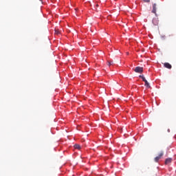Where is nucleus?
<instances>
[{
	"instance_id": "39448f33",
	"label": "nucleus",
	"mask_w": 176,
	"mask_h": 176,
	"mask_svg": "<svg viewBox=\"0 0 176 176\" xmlns=\"http://www.w3.org/2000/svg\"><path fill=\"white\" fill-rule=\"evenodd\" d=\"M152 13L156 15V3L153 4V10Z\"/></svg>"
},
{
	"instance_id": "7ed1b4c3",
	"label": "nucleus",
	"mask_w": 176,
	"mask_h": 176,
	"mask_svg": "<svg viewBox=\"0 0 176 176\" xmlns=\"http://www.w3.org/2000/svg\"><path fill=\"white\" fill-rule=\"evenodd\" d=\"M164 67H165V68H168V69H171V68L173 67L171 65L168 63H165L164 64Z\"/></svg>"
},
{
	"instance_id": "f03ea898",
	"label": "nucleus",
	"mask_w": 176,
	"mask_h": 176,
	"mask_svg": "<svg viewBox=\"0 0 176 176\" xmlns=\"http://www.w3.org/2000/svg\"><path fill=\"white\" fill-rule=\"evenodd\" d=\"M135 72L137 74H142L144 72V67H136L134 69Z\"/></svg>"
},
{
	"instance_id": "6e6552de",
	"label": "nucleus",
	"mask_w": 176,
	"mask_h": 176,
	"mask_svg": "<svg viewBox=\"0 0 176 176\" xmlns=\"http://www.w3.org/2000/svg\"><path fill=\"white\" fill-rule=\"evenodd\" d=\"M74 148H75V149H78V150H80V145H79V144H75V145H74Z\"/></svg>"
},
{
	"instance_id": "20e7f679",
	"label": "nucleus",
	"mask_w": 176,
	"mask_h": 176,
	"mask_svg": "<svg viewBox=\"0 0 176 176\" xmlns=\"http://www.w3.org/2000/svg\"><path fill=\"white\" fill-rule=\"evenodd\" d=\"M173 162V158H167L165 160V164H170Z\"/></svg>"
},
{
	"instance_id": "f8f14e48",
	"label": "nucleus",
	"mask_w": 176,
	"mask_h": 176,
	"mask_svg": "<svg viewBox=\"0 0 176 176\" xmlns=\"http://www.w3.org/2000/svg\"><path fill=\"white\" fill-rule=\"evenodd\" d=\"M96 6H98V4H97Z\"/></svg>"
},
{
	"instance_id": "1a4fd4ad",
	"label": "nucleus",
	"mask_w": 176,
	"mask_h": 176,
	"mask_svg": "<svg viewBox=\"0 0 176 176\" xmlns=\"http://www.w3.org/2000/svg\"><path fill=\"white\" fill-rule=\"evenodd\" d=\"M159 160H160V157L157 156V157L155 158V162H156V163H157V162H159Z\"/></svg>"
},
{
	"instance_id": "423d86ee",
	"label": "nucleus",
	"mask_w": 176,
	"mask_h": 176,
	"mask_svg": "<svg viewBox=\"0 0 176 176\" xmlns=\"http://www.w3.org/2000/svg\"><path fill=\"white\" fill-rule=\"evenodd\" d=\"M107 65H109V67H111V65H113V60L107 61Z\"/></svg>"
},
{
	"instance_id": "0eeeda50",
	"label": "nucleus",
	"mask_w": 176,
	"mask_h": 176,
	"mask_svg": "<svg viewBox=\"0 0 176 176\" xmlns=\"http://www.w3.org/2000/svg\"><path fill=\"white\" fill-rule=\"evenodd\" d=\"M163 155H164V153L163 151H161L158 155V157H160V159H162V157L163 156Z\"/></svg>"
},
{
	"instance_id": "9d476101",
	"label": "nucleus",
	"mask_w": 176,
	"mask_h": 176,
	"mask_svg": "<svg viewBox=\"0 0 176 176\" xmlns=\"http://www.w3.org/2000/svg\"><path fill=\"white\" fill-rule=\"evenodd\" d=\"M144 2L149 3L151 2V0H144Z\"/></svg>"
},
{
	"instance_id": "f257e3e1",
	"label": "nucleus",
	"mask_w": 176,
	"mask_h": 176,
	"mask_svg": "<svg viewBox=\"0 0 176 176\" xmlns=\"http://www.w3.org/2000/svg\"><path fill=\"white\" fill-rule=\"evenodd\" d=\"M139 77L142 79L143 82H144L146 87L147 89H151V85H149V82H148V80H146V78H145L144 76H139Z\"/></svg>"
},
{
	"instance_id": "9b49d317",
	"label": "nucleus",
	"mask_w": 176,
	"mask_h": 176,
	"mask_svg": "<svg viewBox=\"0 0 176 176\" xmlns=\"http://www.w3.org/2000/svg\"><path fill=\"white\" fill-rule=\"evenodd\" d=\"M55 34H56L57 35H58L60 34V32H58L57 30H55Z\"/></svg>"
}]
</instances>
